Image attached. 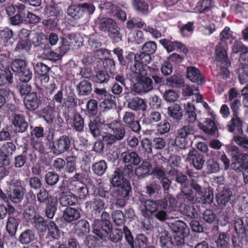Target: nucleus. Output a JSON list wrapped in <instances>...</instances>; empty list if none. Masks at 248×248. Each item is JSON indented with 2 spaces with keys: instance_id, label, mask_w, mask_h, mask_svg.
I'll return each instance as SVG.
<instances>
[{
  "instance_id": "obj_1",
  "label": "nucleus",
  "mask_w": 248,
  "mask_h": 248,
  "mask_svg": "<svg viewBox=\"0 0 248 248\" xmlns=\"http://www.w3.org/2000/svg\"><path fill=\"white\" fill-rule=\"evenodd\" d=\"M177 198L180 202H193L196 201L202 204L210 203L213 200V195L207 194L196 181L192 180L191 186L185 185L182 186L181 192L178 194Z\"/></svg>"
},
{
  "instance_id": "obj_2",
  "label": "nucleus",
  "mask_w": 248,
  "mask_h": 248,
  "mask_svg": "<svg viewBox=\"0 0 248 248\" xmlns=\"http://www.w3.org/2000/svg\"><path fill=\"white\" fill-rule=\"evenodd\" d=\"M95 26L101 31L108 32L113 41L118 42L121 40V35L116 22L112 18L100 16L94 21Z\"/></svg>"
},
{
  "instance_id": "obj_3",
  "label": "nucleus",
  "mask_w": 248,
  "mask_h": 248,
  "mask_svg": "<svg viewBox=\"0 0 248 248\" xmlns=\"http://www.w3.org/2000/svg\"><path fill=\"white\" fill-rule=\"evenodd\" d=\"M134 57L135 64L131 68V72L135 75V77L138 78L141 76L147 75V64L151 62V55L140 52L135 54L133 53L129 54L127 57Z\"/></svg>"
},
{
  "instance_id": "obj_4",
  "label": "nucleus",
  "mask_w": 248,
  "mask_h": 248,
  "mask_svg": "<svg viewBox=\"0 0 248 248\" xmlns=\"http://www.w3.org/2000/svg\"><path fill=\"white\" fill-rule=\"evenodd\" d=\"M215 59L217 62V66L219 68L218 74L223 78H228L230 75L228 67L231 65L225 48L221 43L216 46Z\"/></svg>"
},
{
  "instance_id": "obj_5",
  "label": "nucleus",
  "mask_w": 248,
  "mask_h": 248,
  "mask_svg": "<svg viewBox=\"0 0 248 248\" xmlns=\"http://www.w3.org/2000/svg\"><path fill=\"white\" fill-rule=\"evenodd\" d=\"M140 210L142 215L145 218H150L154 214L160 207H165L166 202L164 200H146L140 198Z\"/></svg>"
},
{
  "instance_id": "obj_6",
  "label": "nucleus",
  "mask_w": 248,
  "mask_h": 248,
  "mask_svg": "<svg viewBox=\"0 0 248 248\" xmlns=\"http://www.w3.org/2000/svg\"><path fill=\"white\" fill-rule=\"evenodd\" d=\"M95 7L92 3H85L82 4L72 5L67 9L68 16L79 19L82 17H88V16L93 13Z\"/></svg>"
},
{
  "instance_id": "obj_7",
  "label": "nucleus",
  "mask_w": 248,
  "mask_h": 248,
  "mask_svg": "<svg viewBox=\"0 0 248 248\" xmlns=\"http://www.w3.org/2000/svg\"><path fill=\"white\" fill-rule=\"evenodd\" d=\"M130 76L132 79H135L138 82L133 85L131 88L132 92L138 94H142L148 93L153 89L152 80L146 76L140 77H135L133 72H131Z\"/></svg>"
},
{
  "instance_id": "obj_8",
  "label": "nucleus",
  "mask_w": 248,
  "mask_h": 248,
  "mask_svg": "<svg viewBox=\"0 0 248 248\" xmlns=\"http://www.w3.org/2000/svg\"><path fill=\"white\" fill-rule=\"evenodd\" d=\"M170 229L175 234L174 235L176 245L181 246L184 244V233L188 230L186 224L180 220H174L168 223Z\"/></svg>"
},
{
  "instance_id": "obj_9",
  "label": "nucleus",
  "mask_w": 248,
  "mask_h": 248,
  "mask_svg": "<svg viewBox=\"0 0 248 248\" xmlns=\"http://www.w3.org/2000/svg\"><path fill=\"white\" fill-rule=\"evenodd\" d=\"M7 183L10 189L8 197L10 200L16 203L20 202L24 194L21 182L17 179H10Z\"/></svg>"
},
{
  "instance_id": "obj_10",
  "label": "nucleus",
  "mask_w": 248,
  "mask_h": 248,
  "mask_svg": "<svg viewBox=\"0 0 248 248\" xmlns=\"http://www.w3.org/2000/svg\"><path fill=\"white\" fill-rule=\"evenodd\" d=\"M109 219V215L106 212H103L101 219H95L94 221L93 225V232L96 234L102 231V235H107V231L112 227Z\"/></svg>"
},
{
  "instance_id": "obj_11",
  "label": "nucleus",
  "mask_w": 248,
  "mask_h": 248,
  "mask_svg": "<svg viewBox=\"0 0 248 248\" xmlns=\"http://www.w3.org/2000/svg\"><path fill=\"white\" fill-rule=\"evenodd\" d=\"M71 141L66 135H62L53 141L52 146L53 153L59 155L68 151L71 147Z\"/></svg>"
},
{
  "instance_id": "obj_12",
  "label": "nucleus",
  "mask_w": 248,
  "mask_h": 248,
  "mask_svg": "<svg viewBox=\"0 0 248 248\" xmlns=\"http://www.w3.org/2000/svg\"><path fill=\"white\" fill-rule=\"evenodd\" d=\"M186 160L190 162L193 167L197 170L202 169L205 163V159L203 155H200L195 149L189 151L187 155Z\"/></svg>"
},
{
  "instance_id": "obj_13",
  "label": "nucleus",
  "mask_w": 248,
  "mask_h": 248,
  "mask_svg": "<svg viewBox=\"0 0 248 248\" xmlns=\"http://www.w3.org/2000/svg\"><path fill=\"white\" fill-rule=\"evenodd\" d=\"M159 235L160 245L162 248H173L176 244L174 238H171L170 234L162 227L158 228Z\"/></svg>"
},
{
  "instance_id": "obj_14",
  "label": "nucleus",
  "mask_w": 248,
  "mask_h": 248,
  "mask_svg": "<svg viewBox=\"0 0 248 248\" xmlns=\"http://www.w3.org/2000/svg\"><path fill=\"white\" fill-rule=\"evenodd\" d=\"M160 43L168 52H172L176 49H180L185 54L188 52V49L186 46L179 41H171L168 39H163L160 40Z\"/></svg>"
},
{
  "instance_id": "obj_15",
  "label": "nucleus",
  "mask_w": 248,
  "mask_h": 248,
  "mask_svg": "<svg viewBox=\"0 0 248 248\" xmlns=\"http://www.w3.org/2000/svg\"><path fill=\"white\" fill-rule=\"evenodd\" d=\"M227 152L232 156L234 162L231 164L232 168L234 170H240L241 163L239 162V158L241 155L239 148L234 145L230 144L226 146Z\"/></svg>"
},
{
  "instance_id": "obj_16",
  "label": "nucleus",
  "mask_w": 248,
  "mask_h": 248,
  "mask_svg": "<svg viewBox=\"0 0 248 248\" xmlns=\"http://www.w3.org/2000/svg\"><path fill=\"white\" fill-rule=\"evenodd\" d=\"M123 121L125 125L130 128L133 131L138 133L140 130L139 122L135 120V114L131 111L124 112Z\"/></svg>"
},
{
  "instance_id": "obj_17",
  "label": "nucleus",
  "mask_w": 248,
  "mask_h": 248,
  "mask_svg": "<svg viewBox=\"0 0 248 248\" xmlns=\"http://www.w3.org/2000/svg\"><path fill=\"white\" fill-rule=\"evenodd\" d=\"M79 36V34H70L67 38H62L61 44L59 46V52L62 56L66 53L74 43H78Z\"/></svg>"
},
{
  "instance_id": "obj_18",
  "label": "nucleus",
  "mask_w": 248,
  "mask_h": 248,
  "mask_svg": "<svg viewBox=\"0 0 248 248\" xmlns=\"http://www.w3.org/2000/svg\"><path fill=\"white\" fill-rule=\"evenodd\" d=\"M40 98L36 93L32 92L27 94L24 99V103L26 108L31 111L36 109L41 104Z\"/></svg>"
},
{
  "instance_id": "obj_19",
  "label": "nucleus",
  "mask_w": 248,
  "mask_h": 248,
  "mask_svg": "<svg viewBox=\"0 0 248 248\" xmlns=\"http://www.w3.org/2000/svg\"><path fill=\"white\" fill-rule=\"evenodd\" d=\"M11 121L12 124L19 133L25 132L28 127V124L23 115L14 114L12 116Z\"/></svg>"
},
{
  "instance_id": "obj_20",
  "label": "nucleus",
  "mask_w": 248,
  "mask_h": 248,
  "mask_svg": "<svg viewBox=\"0 0 248 248\" xmlns=\"http://www.w3.org/2000/svg\"><path fill=\"white\" fill-rule=\"evenodd\" d=\"M107 127L111 129L117 140H122L125 134V130L121 122L114 121L112 123L106 124Z\"/></svg>"
},
{
  "instance_id": "obj_21",
  "label": "nucleus",
  "mask_w": 248,
  "mask_h": 248,
  "mask_svg": "<svg viewBox=\"0 0 248 248\" xmlns=\"http://www.w3.org/2000/svg\"><path fill=\"white\" fill-rule=\"evenodd\" d=\"M195 130L192 125L188 124L183 126L177 131V135L175 139L176 143L180 145L179 142H181L183 144L187 136L193 134Z\"/></svg>"
},
{
  "instance_id": "obj_22",
  "label": "nucleus",
  "mask_w": 248,
  "mask_h": 248,
  "mask_svg": "<svg viewBox=\"0 0 248 248\" xmlns=\"http://www.w3.org/2000/svg\"><path fill=\"white\" fill-rule=\"evenodd\" d=\"M187 78L198 84H203L204 81L199 70L194 66H189L186 69Z\"/></svg>"
},
{
  "instance_id": "obj_23",
  "label": "nucleus",
  "mask_w": 248,
  "mask_h": 248,
  "mask_svg": "<svg viewBox=\"0 0 248 248\" xmlns=\"http://www.w3.org/2000/svg\"><path fill=\"white\" fill-rule=\"evenodd\" d=\"M103 232L102 231L95 234L99 238L104 239L105 240H109L114 243L118 242L122 238V232L119 230H112V227L108 231H107V235H102Z\"/></svg>"
},
{
  "instance_id": "obj_24",
  "label": "nucleus",
  "mask_w": 248,
  "mask_h": 248,
  "mask_svg": "<svg viewBox=\"0 0 248 248\" xmlns=\"http://www.w3.org/2000/svg\"><path fill=\"white\" fill-rule=\"evenodd\" d=\"M214 7L215 2L213 0H201L197 3L194 10L195 13H206Z\"/></svg>"
},
{
  "instance_id": "obj_25",
  "label": "nucleus",
  "mask_w": 248,
  "mask_h": 248,
  "mask_svg": "<svg viewBox=\"0 0 248 248\" xmlns=\"http://www.w3.org/2000/svg\"><path fill=\"white\" fill-rule=\"evenodd\" d=\"M198 126L204 133L213 135L217 131V126L214 121L209 119H206L203 123H199Z\"/></svg>"
},
{
  "instance_id": "obj_26",
  "label": "nucleus",
  "mask_w": 248,
  "mask_h": 248,
  "mask_svg": "<svg viewBox=\"0 0 248 248\" xmlns=\"http://www.w3.org/2000/svg\"><path fill=\"white\" fill-rule=\"evenodd\" d=\"M239 114H232L231 120L228 123V128L230 132H233L235 130H236L239 133H243V122L240 118Z\"/></svg>"
},
{
  "instance_id": "obj_27",
  "label": "nucleus",
  "mask_w": 248,
  "mask_h": 248,
  "mask_svg": "<svg viewBox=\"0 0 248 248\" xmlns=\"http://www.w3.org/2000/svg\"><path fill=\"white\" fill-rule=\"evenodd\" d=\"M122 158L125 163L132 165H137L140 162V158L135 152H124L121 155Z\"/></svg>"
},
{
  "instance_id": "obj_28",
  "label": "nucleus",
  "mask_w": 248,
  "mask_h": 248,
  "mask_svg": "<svg viewBox=\"0 0 248 248\" xmlns=\"http://www.w3.org/2000/svg\"><path fill=\"white\" fill-rule=\"evenodd\" d=\"M80 215L79 211L72 207L66 208L63 211L62 217L63 219L67 222H71L80 217Z\"/></svg>"
},
{
  "instance_id": "obj_29",
  "label": "nucleus",
  "mask_w": 248,
  "mask_h": 248,
  "mask_svg": "<svg viewBox=\"0 0 248 248\" xmlns=\"http://www.w3.org/2000/svg\"><path fill=\"white\" fill-rule=\"evenodd\" d=\"M132 5L133 9L137 12L147 15L149 13V4L144 0H132Z\"/></svg>"
},
{
  "instance_id": "obj_30",
  "label": "nucleus",
  "mask_w": 248,
  "mask_h": 248,
  "mask_svg": "<svg viewBox=\"0 0 248 248\" xmlns=\"http://www.w3.org/2000/svg\"><path fill=\"white\" fill-rule=\"evenodd\" d=\"M232 192L228 188H224L216 196V200L218 204L225 206L230 201L232 196Z\"/></svg>"
},
{
  "instance_id": "obj_31",
  "label": "nucleus",
  "mask_w": 248,
  "mask_h": 248,
  "mask_svg": "<svg viewBox=\"0 0 248 248\" xmlns=\"http://www.w3.org/2000/svg\"><path fill=\"white\" fill-rule=\"evenodd\" d=\"M58 203V199L56 197H50L48 201L46 209V216L52 219L57 211V206Z\"/></svg>"
},
{
  "instance_id": "obj_32",
  "label": "nucleus",
  "mask_w": 248,
  "mask_h": 248,
  "mask_svg": "<svg viewBox=\"0 0 248 248\" xmlns=\"http://www.w3.org/2000/svg\"><path fill=\"white\" fill-rule=\"evenodd\" d=\"M77 90L81 95H87L92 90V84L87 80L84 79L77 86Z\"/></svg>"
},
{
  "instance_id": "obj_33",
  "label": "nucleus",
  "mask_w": 248,
  "mask_h": 248,
  "mask_svg": "<svg viewBox=\"0 0 248 248\" xmlns=\"http://www.w3.org/2000/svg\"><path fill=\"white\" fill-rule=\"evenodd\" d=\"M128 107L134 110H145L146 108V105L143 99L140 98H136L132 99L128 103Z\"/></svg>"
},
{
  "instance_id": "obj_34",
  "label": "nucleus",
  "mask_w": 248,
  "mask_h": 248,
  "mask_svg": "<svg viewBox=\"0 0 248 248\" xmlns=\"http://www.w3.org/2000/svg\"><path fill=\"white\" fill-rule=\"evenodd\" d=\"M180 202V210L182 213L190 218H195L197 216V212L192 206L186 205L185 202Z\"/></svg>"
},
{
  "instance_id": "obj_35",
  "label": "nucleus",
  "mask_w": 248,
  "mask_h": 248,
  "mask_svg": "<svg viewBox=\"0 0 248 248\" xmlns=\"http://www.w3.org/2000/svg\"><path fill=\"white\" fill-rule=\"evenodd\" d=\"M19 241L22 244H28L35 239L33 231L31 230H26L23 232L19 237Z\"/></svg>"
},
{
  "instance_id": "obj_36",
  "label": "nucleus",
  "mask_w": 248,
  "mask_h": 248,
  "mask_svg": "<svg viewBox=\"0 0 248 248\" xmlns=\"http://www.w3.org/2000/svg\"><path fill=\"white\" fill-rule=\"evenodd\" d=\"M168 113L174 119L180 120L183 115L181 107L178 104H174L168 108Z\"/></svg>"
},
{
  "instance_id": "obj_37",
  "label": "nucleus",
  "mask_w": 248,
  "mask_h": 248,
  "mask_svg": "<svg viewBox=\"0 0 248 248\" xmlns=\"http://www.w3.org/2000/svg\"><path fill=\"white\" fill-rule=\"evenodd\" d=\"M60 202L62 206H72L78 202V199L74 194L63 195L60 198Z\"/></svg>"
},
{
  "instance_id": "obj_38",
  "label": "nucleus",
  "mask_w": 248,
  "mask_h": 248,
  "mask_svg": "<svg viewBox=\"0 0 248 248\" xmlns=\"http://www.w3.org/2000/svg\"><path fill=\"white\" fill-rule=\"evenodd\" d=\"M33 226L39 232H42L46 230L47 224L45 219L39 215L33 220Z\"/></svg>"
},
{
  "instance_id": "obj_39",
  "label": "nucleus",
  "mask_w": 248,
  "mask_h": 248,
  "mask_svg": "<svg viewBox=\"0 0 248 248\" xmlns=\"http://www.w3.org/2000/svg\"><path fill=\"white\" fill-rule=\"evenodd\" d=\"M74 183L75 188L74 189H72V190L77 193L80 199H84L88 194V189L86 186L79 181H76Z\"/></svg>"
},
{
  "instance_id": "obj_40",
  "label": "nucleus",
  "mask_w": 248,
  "mask_h": 248,
  "mask_svg": "<svg viewBox=\"0 0 248 248\" xmlns=\"http://www.w3.org/2000/svg\"><path fill=\"white\" fill-rule=\"evenodd\" d=\"M78 159L77 156L75 155H70L66 157L65 170L68 173H72L75 170L76 162Z\"/></svg>"
},
{
  "instance_id": "obj_41",
  "label": "nucleus",
  "mask_w": 248,
  "mask_h": 248,
  "mask_svg": "<svg viewBox=\"0 0 248 248\" xmlns=\"http://www.w3.org/2000/svg\"><path fill=\"white\" fill-rule=\"evenodd\" d=\"M152 169L150 164L147 161H143L135 170V173L138 176H142L148 174Z\"/></svg>"
},
{
  "instance_id": "obj_42",
  "label": "nucleus",
  "mask_w": 248,
  "mask_h": 248,
  "mask_svg": "<svg viewBox=\"0 0 248 248\" xmlns=\"http://www.w3.org/2000/svg\"><path fill=\"white\" fill-rule=\"evenodd\" d=\"M18 226V220L14 217H9L6 225V230L10 235H14Z\"/></svg>"
},
{
  "instance_id": "obj_43",
  "label": "nucleus",
  "mask_w": 248,
  "mask_h": 248,
  "mask_svg": "<svg viewBox=\"0 0 248 248\" xmlns=\"http://www.w3.org/2000/svg\"><path fill=\"white\" fill-rule=\"evenodd\" d=\"M131 190V187L130 183L128 181H125L121 186L117 187V191L118 196L123 198L128 197Z\"/></svg>"
},
{
  "instance_id": "obj_44",
  "label": "nucleus",
  "mask_w": 248,
  "mask_h": 248,
  "mask_svg": "<svg viewBox=\"0 0 248 248\" xmlns=\"http://www.w3.org/2000/svg\"><path fill=\"white\" fill-rule=\"evenodd\" d=\"M107 168V164L104 160H100L92 165V169L94 173L99 176L105 172Z\"/></svg>"
},
{
  "instance_id": "obj_45",
  "label": "nucleus",
  "mask_w": 248,
  "mask_h": 248,
  "mask_svg": "<svg viewBox=\"0 0 248 248\" xmlns=\"http://www.w3.org/2000/svg\"><path fill=\"white\" fill-rule=\"evenodd\" d=\"M13 76L9 70L0 72V86L12 83Z\"/></svg>"
},
{
  "instance_id": "obj_46",
  "label": "nucleus",
  "mask_w": 248,
  "mask_h": 248,
  "mask_svg": "<svg viewBox=\"0 0 248 248\" xmlns=\"http://www.w3.org/2000/svg\"><path fill=\"white\" fill-rule=\"evenodd\" d=\"M229 240V237L227 234L221 233L216 241L218 248H230Z\"/></svg>"
},
{
  "instance_id": "obj_47",
  "label": "nucleus",
  "mask_w": 248,
  "mask_h": 248,
  "mask_svg": "<svg viewBox=\"0 0 248 248\" xmlns=\"http://www.w3.org/2000/svg\"><path fill=\"white\" fill-rule=\"evenodd\" d=\"M39 214H37V212L34 207L32 206H28L24 211L23 216L24 218L27 221L34 220L37 216Z\"/></svg>"
},
{
  "instance_id": "obj_48",
  "label": "nucleus",
  "mask_w": 248,
  "mask_h": 248,
  "mask_svg": "<svg viewBox=\"0 0 248 248\" xmlns=\"http://www.w3.org/2000/svg\"><path fill=\"white\" fill-rule=\"evenodd\" d=\"M177 199L178 198H177ZM161 200H164L166 203V206H165V207H162L163 209H173L176 207L178 202L180 203V202H178V199L176 200L175 198L170 195H168Z\"/></svg>"
},
{
  "instance_id": "obj_49",
  "label": "nucleus",
  "mask_w": 248,
  "mask_h": 248,
  "mask_svg": "<svg viewBox=\"0 0 248 248\" xmlns=\"http://www.w3.org/2000/svg\"><path fill=\"white\" fill-rule=\"evenodd\" d=\"M61 9L57 5H47L45 9V14L47 16L57 17L60 15Z\"/></svg>"
},
{
  "instance_id": "obj_50",
  "label": "nucleus",
  "mask_w": 248,
  "mask_h": 248,
  "mask_svg": "<svg viewBox=\"0 0 248 248\" xmlns=\"http://www.w3.org/2000/svg\"><path fill=\"white\" fill-rule=\"evenodd\" d=\"M219 37L220 41L223 42H225L228 40H230L231 41L234 39L233 32L228 27H225L221 31L219 35Z\"/></svg>"
},
{
  "instance_id": "obj_51",
  "label": "nucleus",
  "mask_w": 248,
  "mask_h": 248,
  "mask_svg": "<svg viewBox=\"0 0 248 248\" xmlns=\"http://www.w3.org/2000/svg\"><path fill=\"white\" fill-rule=\"evenodd\" d=\"M59 175L52 171L48 172L45 175L46 183L50 186L55 185L59 181Z\"/></svg>"
},
{
  "instance_id": "obj_52",
  "label": "nucleus",
  "mask_w": 248,
  "mask_h": 248,
  "mask_svg": "<svg viewBox=\"0 0 248 248\" xmlns=\"http://www.w3.org/2000/svg\"><path fill=\"white\" fill-rule=\"evenodd\" d=\"M167 84L173 87L180 88L184 84V80L180 76H173L167 79Z\"/></svg>"
},
{
  "instance_id": "obj_53",
  "label": "nucleus",
  "mask_w": 248,
  "mask_h": 248,
  "mask_svg": "<svg viewBox=\"0 0 248 248\" xmlns=\"http://www.w3.org/2000/svg\"><path fill=\"white\" fill-rule=\"evenodd\" d=\"M26 67H27L25 61L21 59H16L11 66L12 70L17 74L25 69Z\"/></svg>"
},
{
  "instance_id": "obj_54",
  "label": "nucleus",
  "mask_w": 248,
  "mask_h": 248,
  "mask_svg": "<svg viewBox=\"0 0 248 248\" xmlns=\"http://www.w3.org/2000/svg\"><path fill=\"white\" fill-rule=\"evenodd\" d=\"M109 75L106 71L101 70L96 73L94 80L98 83H105L109 81Z\"/></svg>"
},
{
  "instance_id": "obj_55",
  "label": "nucleus",
  "mask_w": 248,
  "mask_h": 248,
  "mask_svg": "<svg viewBox=\"0 0 248 248\" xmlns=\"http://www.w3.org/2000/svg\"><path fill=\"white\" fill-rule=\"evenodd\" d=\"M112 217L114 223L117 226H121L124 223V215L121 211L116 210L113 212Z\"/></svg>"
},
{
  "instance_id": "obj_56",
  "label": "nucleus",
  "mask_w": 248,
  "mask_h": 248,
  "mask_svg": "<svg viewBox=\"0 0 248 248\" xmlns=\"http://www.w3.org/2000/svg\"><path fill=\"white\" fill-rule=\"evenodd\" d=\"M30 47V42L29 39H21L17 44L15 50L16 52H22L28 51Z\"/></svg>"
},
{
  "instance_id": "obj_57",
  "label": "nucleus",
  "mask_w": 248,
  "mask_h": 248,
  "mask_svg": "<svg viewBox=\"0 0 248 248\" xmlns=\"http://www.w3.org/2000/svg\"><path fill=\"white\" fill-rule=\"evenodd\" d=\"M127 180H124L121 174L120 170H115L113 176L112 178L111 183L115 187H119L123 185V183Z\"/></svg>"
},
{
  "instance_id": "obj_58",
  "label": "nucleus",
  "mask_w": 248,
  "mask_h": 248,
  "mask_svg": "<svg viewBox=\"0 0 248 248\" xmlns=\"http://www.w3.org/2000/svg\"><path fill=\"white\" fill-rule=\"evenodd\" d=\"M244 218H237L234 220V229L239 234H244L246 232V229L244 223Z\"/></svg>"
},
{
  "instance_id": "obj_59",
  "label": "nucleus",
  "mask_w": 248,
  "mask_h": 248,
  "mask_svg": "<svg viewBox=\"0 0 248 248\" xmlns=\"http://www.w3.org/2000/svg\"><path fill=\"white\" fill-rule=\"evenodd\" d=\"M156 48V44L155 42L149 41L143 45L142 47V51L151 55L155 52Z\"/></svg>"
},
{
  "instance_id": "obj_60",
  "label": "nucleus",
  "mask_w": 248,
  "mask_h": 248,
  "mask_svg": "<svg viewBox=\"0 0 248 248\" xmlns=\"http://www.w3.org/2000/svg\"><path fill=\"white\" fill-rule=\"evenodd\" d=\"M76 230L81 231L83 235L88 233L90 231L89 223L85 220H79L76 225Z\"/></svg>"
},
{
  "instance_id": "obj_61",
  "label": "nucleus",
  "mask_w": 248,
  "mask_h": 248,
  "mask_svg": "<svg viewBox=\"0 0 248 248\" xmlns=\"http://www.w3.org/2000/svg\"><path fill=\"white\" fill-rule=\"evenodd\" d=\"M136 248H148V240L143 234H139L136 237Z\"/></svg>"
},
{
  "instance_id": "obj_62",
  "label": "nucleus",
  "mask_w": 248,
  "mask_h": 248,
  "mask_svg": "<svg viewBox=\"0 0 248 248\" xmlns=\"http://www.w3.org/2000/svg\"><path fill=\"white\" fill-rule=\"evenodd\" d=\"M145 25V23L141 19L137 18H131L126 23V26L128 29L134 28H144Z\"/></svg>"
},
{
  "instance_id": "obj_63",
  "label": "nucleus",
  "mask_w": 248,
  "mask_h": 248,
  "mask_svg": "<svg viewBox=\"0 0 248 248\" xmlns=\"http://www.w3.org/2000/svg\"><path fill=\"white\" fill-rule=\"evenodd\" d=\"M240 83L244 84L248 81V67L239 68L238 70Z\"/></svg>"
},
{
  "instance_id": "obj_64",
  "label": "nucleus",
  "mask_w": 248,
  "mask_h": 248,
  "mask_svg": "<svg viewBox=\"0 0 248 248\" xmlns=\"http://www.w3.org/2000/svg\"><path fill=\"white\" fill-rule=\"evenodd\" d=\"M235 13L238 16L247 17L248 16V4H239L236 7Z\"/></svg>"
}]
</instances>
